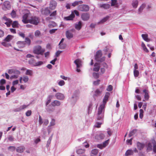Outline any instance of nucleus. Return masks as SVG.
<instances>
[{
	"label": "nucleus",
	"mask_w": 156,
	"mask_h": 156,
	"mask_svg": "<svg viewBox=\"0 0 156 156\" xmlns=\"http://www.w3.org/2000/svg\"><path fill=\"white\" fill-rule=\"evenodd\" d=\"M61 103L60 101L57 100L54 101L51 103V105L53 107H55V106H58Z\"/></svg>",
	"instance_id": "nucleus-19"
},
{
	"label": "nucleus",
	"mask_w": 156,
	"mask_h": 156,
	"mask_svg": "<svg viewBox=\"0 0 156 156\" xmlns=\"http://www.w3.org/2000/svg\"><path fill=\"white\" fill-rule=\"evenodd\" d=\"M152 145L150 143H148V145H147V149L148 150H151L152 149Z\"/></svg>",
	"instance_id": "nucleus-61"
},
{
	"label": "nucleus",
	"mask_w": 156,
	"mask_h": 156,
	"mask_svg": "<svg viewBox=\"0 0 156 156\" xmlns=\"http://www.w3.org/2000/svg\"><path fill=\"white\" fill-rule=\"evenodd\" d=\"M109 18L108 16H106L103 18L100 22L98 23V24L103 23H104Z\"/></svg>",
	"instance_id": "nucleus-30"
},
{
	"label": "nucleus",
	"mask_w": 156,
	"mask_h": 156,
	"mask_svg": "<svg viewBox=\"0 0 156 156\" xmlns=\"http://www.w3.org/2000/svg\"><path fill=\"white\" fill-rule=\"evenodd\" d=\"M41 33L40 31L38 30H36L34 33L35 36L36 37H38L41 35Z\"/></svg>",
	"instance_id": "nucleus-51"
},
{
	"label": "nucleus",
	"mask_w": 156,
	"mask_h": 156,
	"mask_svg": "<svg viewBox=\"0 0 156 156\" xmlns=\"http://www.w3.org/2000/svg\"><path fill=\"white\" fill-rule=\"evenodd\" d=\"M25 74L30 76H32L33 74V72L31 70L27 69L26 71Z\"/></svg>",
	"instance_id": "nucleus-34"
},
{
	"label": "nucleus",
	"mask_w": 156,
	"mask_h": 156,
	"mask_svg": "<svg viewBox=\"0 0 156 156\" xmlns=\"http://www.w3.org/2000/svg\"><path fill=\"white\" fill-rule=\"evenodd\" d=\"M113 89V87L112 85H109L106 89V90L108 91H111Z\"/></svg>",
	"instance_id": "nucleus-52"
},
{
	"label": "nucleus",
	"mask_w": 156,
	"mask_h": 156,
	"mask_svg": "<svg viewBox=\"0 0 156 156\" xmlns=\"http://www.w3.org/2000/svg\"><path fill=\"white\" fill-rule=\"evenodd\" d=\"M133 151L132 150H127L125 154V156H128L133 155Z\"/></svg>",
	"instance_id": "nucleus-26"
},
{
	"label": "nucleus",
	"mask_w": 156,
	"mask_h": 156,
	"mask_svg": "<svg viewBox=\"0 0 156 156\" xmlns=\"http://www.w3.org/2000/svg\"><path fill=\"white\" fill-rule=\"evenodd\" d=\"M23 80L25 83L27 82L29 80V78L27 76H24L22 78Z\"/></svg>",
	"instance_id": "nucleus-50"
},
{
	"label": "nucleus",
	"mask_w": 156,
	"mask_h": 156,
	"mask_svg": "<svg viewBox=\"0 0 156 156\" xmlns=\"http://www.w3.org/2000/svg\"><path fill=\"white\" fill-rule=\"evenodd\" d=\"M75 16L74 14L72 12L69 16L65 17L64 19L66 20H73Z\"/></svg>",
	"instance_id": "nucleus-18"
},
{
	"label": "nucleus",
	"mask_w": 156,
	"mask_h": 156,
	"mask_svg": "<svg viewBox=\"0 0 156 156\" xmlns=\"http://www.w3.org/2000/svg\"><path fill=\"white\" fill-rule=\"evenodd\" d=\"M110 95V94L109 92H107L106 93L104 98L103 99V104H104L105 105V104H106L107 101L108 100V99Z\"/></svg>",
	"instance_id": "nucleus-15"
},
{
	"label": "nucleus",
	"mask_w": 156,
	"mask_h": 156,
	"mask_svg": "<svg viewBox=\"0 0 156 156\" xmlns=\"http://www.w3.org/2000/svg\"><path fill=\"white\" fill-rule=\"evenodd\" d=\"M142 37L144 40L147 41L149 42L150 41V39L148 38V35L147 34H142Z\"/></svg>",
	"instance_id": "nucleus-27"
},
{
	"label": "nucleus",
	"mask_w": 156,
	"mask_h": 156,
	"mask_svg": "<svg viewBox=\"0 0 156 156\" xmlns=\"http://www.w3.org/2000/svg\"><path fill=\"white\" fill-rule=\"evenodd\" d=\"M99 5L100 8H103L105 9H109L110 7V4L108 3L101 4H100Z\"/></svg>",
	"instance_id": "nucleus-14"
},
{
	"label": "nucleus",
	"mask_w": 156,
	"mask_h": 156,
	"mask_svg": "<svg viewBox=\"0 0 156 156\" xmlns=\"http://www.w3.org/2000/svg\"><path fill=\"white\" fill-rule=\"evenodd\" d=\"M100 80H98L96 81L93 82V84L95 85H97L99 84Z\"/></svg>",
	"instance_id": "nucleus-58"
},
{
	"label": "nucleus",
	"mask_w": 156,
	"mask_h": 156,
	"mask_svg": "<svg viewBox=\"0 0 156 156\" xmlns=\"http://www.w3.org/2000/svg\"><path fill=\"white\" fill-rule=\"evenodd\" d=\"M20 71L14 69L13 73L16 75H19L20 74Z\"/></svg>",
	"instance_id": "nucleus-64"
},
{
	"label": "nucleus",
	"mask_w": 156,
	"mask_h": 156,
	"mask_svg": "<svg viewBox=\"0 0 156 156\" xmlns=\"http://www.w3.org/2000/svg\"><path fill=\"white\" fill-rule=\"evenodd\" d=\"M55 96L56 97L57 99L60 100H63L65 98L63 94L59 93H56L55 95Z\"/></svg>",
	"instance_id": "nucleus-17"
},
{
	"label": "nucleus",
	"mask_w": 156,
	"mask_h": 156,
	"mask_svg": "<svg viewBox=\"0 0 156 156\" xmlns=\"http://www.w3.org/2000/svg\"><path fill=\"white\" fill-rule=\"evenodd\" d=\"M2 19L4 21H5L6 22L7 21L9 20H11L9 18H8L6 16H3V17H2Z\"/></svg>",
	"instance_id": "nucleus-62"
},
{
	"label": "nucleus",
	"mask_w": 156,
	"mask_h": 156,
	"mask_svg": "<svg viewBox=\"0 0 156 156\" xmlns=\"http://www.w3.org/2000/svg\"><path fill=\"white\" fill-rule=\"evenodd\" d=\"M43 63V62L39 61L35 63L34 66H38L42 65Z\"/></svg>",
	"instance_id": "nucleus-56"
},
{
	"label": "nucleus",
	"mask_w": 156,
	"mask_h": 156,
	"mask_svg": "<svg viewBox=\"0 0 156 156\" xmlns=\"http://www.w3.org/2000/svg\"><path fill=\"white\" fill-rule=\"evenodd\" d=\"M65 84V82L63 80H60L58 83V84L60 86L64 85Z\"/></svg>",
	"instance_id": "nucleus-55"
},
{
	"label": "nucleus",
	"mask_w": 156,
	"mask_h": 156,
	"mask_svg": "<svg viewBox=\"0 0 156 156\" xmlns=\"http://www.w3.org/2000/svg\"><path fill=\"white\" fill-rule=\"evenodd\" d=\"M74 63L76 64V67L77 68L80 67L81 66V61L79 59H76L74 61Z\"/></svg>",
	"instance_id": "nucleus-22"
},
{
	"label": "nucleus",
	"mask_w": 156,
	"mask_h": 156,
	"mask_svg": "<svg viewBox=\"0 0 156 156\" xmlns=\"http://www.w3.org/2000/svg\"><path fill=\"white\" fill-rule=\"evenodd\" d=\"M24 146H21L17 147L16 149V151L18 153H22L25 150Z\"/></svg>",
	"instance_id": "nucleus-20"
},
{
	"label": "nucleus",
	"mask_w": 156,
	"mask_h": 156,
	"mask_svg": "<svg viewBox=\"0 0 156 156\" xmlns=\"http://www.w3.org/2000/svg\"><path fill=\"white\" fill-rule=\"evenodd\" d=\"M28 106V105H23L22 106H20L19 108H17L15 110H16V111L17 112L20 111L21 110L24 109L25 108H27Z\"/></svg>",
	"instance_id": "nucleus-23"
},
{
	"label": "nucleus",
	"mask_w": 156,
	"mask_h": 156,
	"mask_svg": "<svg viewBox=\"0 0 156 156\" xmlns=\"http://www.w3.org/2000/svg\"><path fill=\"white\" fill-rule=\"evenodd\" d=\"M52 96L51 95H49L48 98V100L46 103V105L47 106L51 102V99L52 98Z\"/></svg>",
	"instance_id": "nucleus-32"
},
{
	"label": "nucleus",
	"mask_w": 156,
	"mask_h": 156,
	"mask_svg": "<svg viewBox=\"0 0 156 156\" xmlns=\"http://www.w3.org/2000/svg\"><path fill=\"white\" fill-rule=\"evenodd\" d=\"M2 44L3 46L6 47H8L9 45H10V44H8L6 42H3L2 43Z\"/></svg>",
	"instance_id": "nucleus-63"
},
{
	"label": "nucleus",
	"mask_w": 156,
	"mask_h": 156,
	"mask_svg": "<svg viewBox=\"0 0 156 156\" xmlns=\"http://www.w3.org/2000/svg\"><path fill=\"white\" fill-rule=\"evenodd\" d=\"M105 136L103 134L101 133L100 134L98 135H97L95 136V138L96 139H102L104 138Z\"/></svg>",
	"instance_id": "nucleus-29"
},
{
	"label": "nucleus",
	"mask_w": 156,
	"mask_h": 156,
	"mask_svg": "<svg viewBox=\"0 0 156 156\" xmlns=\"http://www.w3.org/2000/svg\"><path fill=\"white\" fill-rule=\"evenodd\" d=\"M12 23V21L11 20H9L4 22V23L6 25L7 27H9L10 26L11 24Z\"/></svg>",
	"instance_id": "nucleus-35"
},
{
	"label": "nucleus",
	"mask_w": 156,
	"mask_h": 156,
	"mask_svg": "<svg viewBox=\"0 0 156 156\" xmlns=\"http://www.w3.org/2000/svg\"><path fill=\"white\" fill-rule=\"evenodd\" d=\"M58 45L59 46V48L61 49H64L66 47V44H61L60 45Z\"/></svg>",
	"instance_id": "nucleus-47"
},
{
	"label": "nucleus",
	"mask_w": 156,
	"mask_h": 156,
	"mask_svg": "<svg viewBox=\"0 0 156 156\" xmlns=\"http://www.w3.org/2000/svg\"><path fill=\"white\" fill-rule=\"evenodd\" d=\"M77 9L81 12H87L89 11L90 7L87 5L81 4L78 5Z\"/></svg>",
	"instance_id": "nucleus-6"
},
{
	"label": "nucleus",
	"mask_w": 156,
	"mask_h": 156,
	"mask_svg": "<svg viewBox=\"0 0 156 156\" xmlns=\"http://www.w3.org/2000/svg\"><path fill=\"white\" fill-rule=\"evenodd\" d=\"M29 15V13H27L24 14L22 17V22L25 24L28 23V18Z\"/></svg>",
	"instance_id": "nucleus-9"
},
{
	"label": "nucleus",
	"mask_w": 156,
	"mask_h": 156,
	"mask_svg": "<svg viewBox=\"0 0 156 156\" xmlns=\"http://www.w3.org/2000/svg\"><path fill=\"white\" fill-rule=\"evenodd\" d=\"M26 43L24 41H19L16 43L17 46L19 48H22L25 47Z\"/></svg>",
	"instance_id": "nucleus-16"
},
{
	"label": "nucleus",
	"mask_w": 156,
	"mask_h": 156,
	"mask_svg": "<svg viewBox=\"0 0 156 156\" xmlns=\"http://www.w3.org/2000/svg\"><path fill=\"white\" fill-rule=\"evenodd\" d=\"M144 111L142 109H140V110L139 117L142 119L143 117Z\"/></svg>",
	"instance_id": "nucleus-46"
},
{
	"label": "nucleus",
	"mask_w": 156,
	"mask_h": 156,
	"mask_svg": "<svg viewBox=\"0 0 156 156\" xmlns=\"http://www.w3.org/2000/svg\"><path fill=\"white\" fill-rule=\"evenodd\" d=\"M75 31L74 29H72L70 30L67 31L66 32V37L69 39H70L71 38H73V34L71 33V31L73 32H74Z\"/></svg>",
	"instance_id": "nucleus-7"
},
{
	"label": "nucleus",
	"mask_w": 156,
	"mask_h": 156,
	"mask_svg": "<svg viewBox=\"0 0 156 156\" xmlns=\"http://www.w3.org/2000/svg\"><path fill=\"white\" fill-rule=\"evenodd\" d=\"M90 17V15L89 13H83L81 15V18L84 21L88 20Z\"/></svg>",
	"instance_id": "nucleus-8"
},
{
	"label": "nucleus",
	"mask_w": 156,
	"mask_h": 156,
	"mask_svg": "<svg viewBox=\"0 0 156 156\" xmlns=\"http://www.w3.org/2000/svg\"><path fill=\"white\" fill-rule=\"evenodd\" d=\"M40 22L39 18L36 16H31L30 19H28V23L37 25Z\"/></svg>",
	"instance_id": "nucleus-4"
},
{
	"label": "nucleus",
	"mask_w": 156,
	"mask_h": 156,
	"mask_svg": "<svg viewBox=\"0 0 156 156\" xmlns=\"http://www.w3.org/2000/svg\"><path fill=\"white\" fill-rule=\"evenodd\" d=\"M98 153V150L97 149H94L91 151V153L94 155H97Z\"/></svg>",
	"instance_id": "nucleus-48"
},
{
	"label": "nucleus",
	"mask_w": 156,
	"mask_h": 156,
	"mask_svg": "<svg viewBox=\"0 0 156 156\" xmlns=\"http://www.w3.org/2000/svg\"><path fill=\"white\" fill-rule=\"evenodd\" d=\"M56 5L57 3L55 1L53 0L51 1L49 5V8L51 9L52 10L55 9Z\"/></svg>",
	"instance_id": "nucleus-10"
},
{
	"label": "nucleus",
	"mask_w": 156,
	"mask_h": 156,
	"mask_svg": "<svg viewBox=\"0 0 156 156\" xmlns=\"http://www.w3.org/2000/svg\"><path fill=\"white\" fill-rule=\"evenodd\" d=\"M83 3V2L82 1H75L72 3V5L73 7H75L77 5L82 4Z\"/></svg>",
	"instance_id": "nucleus-21"
},
{
	"label": "nucleus",
	"mask_w": 156,
	"mask_h": 156,
	"mask_svg": "<svg viewBox=\"0 0 156 156\" xmlns=\"http://www.w3.org/2000/svg\"><path fill=\"white\" fill-rule=\"evenodd\" d=\"M56 11H55L54 12H53L51 14L50 16L51 17H55L56 16Z\"/></svg>",
	"instance_id": "nucleus-59"
},
{
	"label": "nucleus",
	"mask_w": 156,
	"mask_h": 156,
	"mask_svg": "<svg viewBox=\"0 0 156 156\" xmlns=\"http://www.w3.org/2000/svg\"><path fill=\"white\" fill-rule=\"evenodd\" d=\"M145 144L143 143H141L138 142L136 143V146L138 149L140 151L142 150L145 147Z\"/></svg>",
	"instance_id": "nucleus-11"
},
{
	"label": "nucleus",
	"mask_w": 156,
	"mask_h": 156,
	"mask_svg": "<svg viewBox=\"0 0 156 156\" xmlns=\"http://www.w3.org/2000/svg\"><path fill=\"white\" fill-rule=\"evenodd\" d=\"M42 13L43 14H44L45 15H48L50 14V11L48 8H45L44 11H42Z\"/></svg>",
	"instance_id": "nucleus-25"
},
{
	"label": "nucleus",
	"mask_w": 156,
	"mask_h": 156,
	"mask_svg": "<svg viewBox=\"0 0 156 156\" xmlns=\"http://www.w3.org/2000/svg\"><path fill=\"white\" fill-rule=\"evenodd\" d=\"M138 3L137 0H133L132 3V5L133 7L134 8H136L138 5Z\"/></svg>",
	"instance_id": "nucleus-28"
},
{
	"label": "nucleus",
	"mask_w": 156,
	"mask_h": 156,
	"mask_svg": "<svg viewBox=\"0 0 156 156\" xmlns=\"http://www.w3.org/2000/svg\"><path fill=\"white\" fill-rule=\"evenodd\" d=\"M143 92L144 94V98L145 100L146 101L148 100L149 98L148 90L145 89L143 90Z\"/></svg>",
	"instance_id": "nucleus-12"
},
{
	"label": "nucleus",
	"mask_w": 156,
	"mask_h": 156,
	"mask_svg": "<svg viewBox=\"0 0 156 156\" xmlns=\"http://www.w3.org/2000/svg\"><path fill=\"white\" fill-rule=\"evenodd\" d=\"M56 24L53 21L50 22L49 24V27H54L56 26Z\"/></svg>",
	"instance_id": "nucleus-43"
},
{
	"label": "nucleus",
	"mask_w": 156,
	"mask_h": 156,
	"mask_svg": "<svg viewBox=\"0 0 156 156\" xmlns=\"http://www.w3.org/2000/svg\"><path fill=\"white\" fill-rule=\"evenodd\" d=\"M95 60L98 62H102L105 59V57H102V53L100 50L97 51L95 57Z\"/></svg>",
	"instance_id": "nucleus-3"
},
{
	"label": "nucleus",
	"mask_w": 156,
	"mask_h": 156,
	"mask_svg": "<svg viewBox=\"0 0 156 156\" xmlns=\"http://www.w3.org/2000/svg\"><path fill=\"white\" fill-rule=\"evenodd\" d=\"M93 76L95 79H98L99 77V74L98 73H93Z\"/></svg>",
	"instance_id": "nucleus-49"
},
{
	"label": "nucleus",
	"mask_w": 156,
	"mask_h": 156,
	"mask_svg": "<svg viewBox=\"0 0 156 156\" xmlns=\"http://www.w3.org/2000/svg\"><path fill=\"white\" fill-rule=\"evenodd\" d=\"M145 5L144 4H142V5L140 6V8L139 9V11L140 12H141L143 9L145 8Z\"/></svg>",
	"instance_id": "nucleus-54"
},
{
	"label": "nucleus",
	"mask_w": 156,
	"mask_h": 156,
	"mask_svg": "<svg viewBox=\"0 0 156 156\" xmlns=\"http://www.w3.org/2000/svg\"><path fill=\"white\" fill-rule=\"evenodd\" d=\"M45 51V50L42 48L41 46L37 45L34 48L33 52L34 54L37 55H43Z\"/></svg>",
	"instance_id": "nucleus-2"
},
{
	"label": "nucleus",
	"mask_w": 156,
	"mask_h": 156,
	"mask_svg": "<svg viewBox=\"0 0 156 156\" xmlns=\"http://www.w3.org/2000/svg\"><path fill=\"white\" fill-rule=\"evenodd\" d=\"M2 9L4 11H7L11 9V5L10 2L8 1H5L2 5Z\"/></svg>",
	"instance_id": "nucleus-5"
},
{
	"label": "nucleus",
	"mask_w": 156,
	"mask_h": 156,
	"mask_svg": "<svg viewBox=\"0 0 156 156\" xmlns=\"http://www.w3.org/2000/svg\"><path fill=\"white\" fill-rule=\"evenodd\" d=\"M12 37V36L10 35H8L5 39L4 40L7 42H9L11 39Z\"/></svg>",
	"instance_id": "nucleus-42"
},
{
	"label": "nucleus",
	"mask_w": 156,
	"mask_h": 156,
	"mask_svg": "<svg viewBox=\"0 0 156 156\" xmlns=\"http://www.w3.org/2000/svg\"><path fill=\"white\" fill-rule=\"evenodd\" d=\"M82 27V23L81 21H79L78 24H76L75 25V28L78 30H80Z\"/></svg>",
	"instance_id": "nucleus-24"
},
{
	"label": "nucleus",
	"mask_w": 156,
	"mask_h": 156,
	"mask_svg": "<svg viewBox=\"0 0 156 156\" xmlns=\"http://www.w3.org/2000/svg\"><path fill=\"white\" fill-rule=\"evenodd\" d=\"M100 68V64L98 63H96L94 65V68L93 69V70L94 71L98 72Z\"/></svg>",
	"instance_id": "nucleus-13"
},
{
	"label": "nucleus",
	"mask_w": 156,
	"mask_h": 156,
	"mask_svg": "<svg viewBox=\"0 0 156 156\" xmlns=\"http://www.w3.org/2000/svg\"><path fill=\"white\" fill-rule=\"evenodd\" d=\"M133 74L134 76L135 77H137L139 75V73L138 70L134 69L133 71Z\"/></svg>",
	"instance_id": "nucleus-36"
},
{
	"label": "nucleus",
	"mask_w": 156,
	"mask_h": 156,
	"mask_svg": "<svg viewBox=\"0 0 156 156\" xmlns=\"http://www.w3.org/2000/svg\"><path fill=\"white\" fill-rule=\"evenodd\" d=\"M136 129H133L129 133V137H130L133 135H134V134L136 132Z\"/></svg>",
	"instance_id": "nucleus-38"
},
{
	"label": "nucleus",
	"mask_w": 156,
	"mask_h": 156,
	"mask_svg": "<svg viewBox=\"0 0 156 156\" xmlns=\"http://www.w3.org/2000/svg\"><path fill=\"white\" fill-rule=\"evenodd\" d=\"M19 23L18 21H14L12 24V26L13 28H17L18 27Z\"/></svg>",
	"instance_id": "nucleus-31"
},
{
	"label": "nucleus",
	"mask_w": 156,
	"mask_h": 156,
	"mask_svg": "<svg viewBox=\"0 0 156 156\" xmlns=\"http://www.w3.org/2000/svg\"><path fill=\"white\" fill-rule=\"evenodd\" d=\"M31 113L32 112L31 110H28L26 112V115L27 116H29L31 115Z\"/></svg>",
	"instance_id": "nucleus-60"
},
{
	"label": "nucleus",
	"mask_w": 156,
	"mask_h": 156,
	"mask_svg": "<svg viewBox=\"0 0 156 156\" xmlns=\"http://www.w3.org/2000/svg\"><path fill=\"white\" fill-rule=\"evenodd\" d=\"M102 92V90H100L99 89H98L95 91V95L96 96L99 95L101 94Z\"/></svg>",
	"instance_id": "nucleus-45"
},
{
	"label": "nucleus",
	"mask_w": 156,
	"mask_h": 156,
	"mask_svg": "<svg viewBox=\"0 0 156 156\" xmlns=\"http://www.w3.org/2000/svg\"><path fill=\"white\" fill-rule=\"evenodd\" d=\"M11 15L12 18H14L16 17V11L14 10H12V12L11 13Z\"/></svg>",
	"instance_id": "nucleus-41"
},
{
	"label": "nucleus",
	"mask_w": 156,
	"mask_h": 156,
	"mask_svg": "<svg viewBox=\"0 0 156 156\" xmlns=\"http://www.w3.org/2000/svg\"><path fill=\"white\" fill-rule=\"evenodd\" d=\"M117 4V0H111V5L112 6H114Z\"/></svg>",
	"instance_id": "nucleus-44"
},
{
	"label": "nucleus",
	"mask_w": 156,
	"mask_h": 156,
	"mask_svg": "<svg viewBox=\"0 0 156 156\" xmlns=\"http://www.w3.org/2000/svg\"><path fill=\"white\" fill-rule=\"evenodd\" d=\"M85 151V150L84 149H80L77 150L76 152L77 154H80L84 153Z\"/></svg>",
	"instance_id": "nucleus-33"
},
{
	"label": "nucleus",
	"mask_w": 156,
	"mask_h": 156,
	"mask_svg": "<svg viewBox=\"0 0 156 156\" xmlns=\"http://www.w3.org/2000/svg\"><path fill=\"white\" fill-rule=\"evenodd\" d=\"M35 63V60L33 58L31 59L29 61V63L30 65H33L34 66Z\"/></svg>",
	"instance_id": "nucleus-39"
},
{
	"label": "nucleus",
	"mask_w": 156,
	"mask_h": 156,
	"mask_svg": "<svg viewBox=\"0 0 156 156\" xmlns=\"http://www.w3.org/2000/svg\"><path fill=\"white\" fill-rule=\"evenodd\" d=\"M109 140H107L105 141L103 143L102 145L103 146V147H104V148L106 146H107L108 145V144Z\"/></svg>",
	"instance_id": "nucleus-53"
},
{
	"label": "nucleus",
	"mask_w": 156,
	"mask_h": 156,
	"mask_svg": "<svg viewBox=\"0 0 156 156\" xmlns=\"http://www.w3.org/2000/svg\"><path fill=\"white\" fill-rule=\"evenodd\" d=\"M54 109L50 107V105L48 106V108L46 109L47 112L49 113L52 112L54 110Z\"/></svg>",
	"instance_id": "nucleus-40"
},
{
	"label": "nucleus",
	"mask_w": 156,
	"mask_h": 156,
	"mask_svg": "<svg viewBox=\"0 0 156 156\" xmlns=\"http://www.w3.org/2000/svg\"><path fill=\"white\" fill-rule=\"evenodd\" d=\"M105 105H101L98 109L97 119L98 120H103L105 112Z\"/></svg>",
	"instance_id": "nucleus-1"
},
{
	"label": "nucleus",
	"mask_w": 156,
	"mask_h": 156,
	"mask_svg": "<svg viewBox=\"0 0 156 156\" xmlns=\"http://www.w3.org/2000/svg\"><path fill=\"white\" fill-rule=\"evenodd\" d=\"M24 42L25 43L26 42L28 45H30L31 44V40L29 38L26 37Z\"/></svg>",
	"instance_id": "nucleus-37"
},
{
	"label": "nucleus",
	"mask_w": 156,
	"mask_h": 156,
	"mask_svg": "<svg viewBox=\"0 0 156 156\" xmlns=\"http://www.w3.org/2000/svg\"><path fill=\"white\" fill-rule=\"evenodd\" d=\"M102 124V123L101 122H97L96 123L95 126L97 128H100L101 127V125Z\"/></svg>",
	"instance_id": "nucleus-57"
}]
</instances>
